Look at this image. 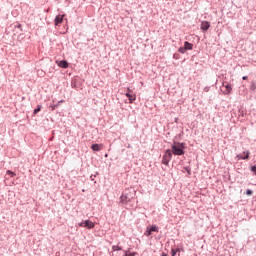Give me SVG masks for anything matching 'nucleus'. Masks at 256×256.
<instances>
[{"mask_svg": "<svg viewBox=\"0 0 256 256\" xmlns=\"http://www.w3.org/2000/svg\"><path fill=\"white\" fill-rule=\"evenodd\" d=\"M185 144L183 143H179V142H175L172 146H171V153L173 155H185Z\"/></svg>", "mask_w": 256, "mask_h": 256, "instance_id": "obj_1", "label": "nucleus"}, {"mask_svg": "<svg viewBox=\"0 0 256 256\" xmlns=\"http://www.w3.org/2000/svg\"><path fill=\"white\" fill-rule=\"evenodd\" d=\"M172 157L173 153L171 152V150H166L162 158L163 165H169V161H171Z\"/></svg>", "mask_w": 256, "mask_h": 256, "instance_id": "obj_2", "label": "nucleus"}, {"mask_svg": "<svg viewBox=\"0 0 256 256\" xmlns=\"http://www.w3.org/2000/svg\"><path fill=\"white\" fill-rule=\"evenodd\" d=\"M78 225L79 227H85L86 229H93L95 227V223H93L90 220H85L84 222H81Z\"/></svg>", "mask_w": 256, "mask_h": 256, "instance_id": "obj_3", "label": "nucleus"}, {"mask_svg": "<svg viewBox=\"0 0 256 256\" xmlns=\"http://www.w3.org/2000/svg\"><path fill=\"white\" fill-rule=\"evenodd\" d=\"M58 67H61L62 69H67V67H69V62H67L66 60H62V61H56Z\"/></svg>", "mask_w": 256, "mask_h": 256, "instance_id": "obj_4", "label": "nucleus"}, {"mask_svg": "<svg viewBox=\"0 0 256 256\" xmlns=\"http://www.w3.org/2000/svg\"><path fill=\"white\" fill-rule=\"evenodd\" d=\"M222 87L225 89L224 90L225 95H229V93H231V91L233 89L231 87V84H229V83H227V84L223 83Z\"/></svg>", "mask_w": 256, "mask_h": 256, "instance_id": "obj_5", "label": "nucleus"}, {"mask_svg": "<svg viewBox=\"0 0 256 256\" xmlns=\"http://www.w3.org/2000/svg\"><path fill=\"white\" fill-rule=\"evenodd\" d=\"M65 17V15H58L56 16L54 23L56 26H59L60 24L63 23V18Z\"/></svg>", "mask_w": 256, "mask_h": 256, "instance_id": "obj_6", "label": "nucleus"}, {"mask_svg": "<svg viewBox=\"0 0 256 256\" xmlns=\"http://www.w3.org/2000/svg\"><path fill=\"white\" fill-rule=\"evenodd\" d=\"M126 97H128L129 103H133V101H135V99H137V96L133 92L132 93H126Z\"/></svg>", "mask_w": 256, "mask_h": 256, "instance_id": "obj_7", "label": "nucleus"}, {"mask_svg": "<svg viewBox=\"0 0 256 256\" xmlns=\"http://www.w3.org/2000/svg\"><path fill=\"white\" fill-rule=\"evenodd\" d=\"M209 27H211V24L208 21H203L201 23V29L203 31H207L209 29Z\"/></svg>", "mask_w": 256, "mask_h": 256, "instance_id": "obj_8", "label": "nucleus"}, {"mask_svg": "<svg viewBox=\"0 0 256 256\" xmlns=\"http://www.w3.org/2000/svg\"><path fill=\"white\" fill-rule=\"evenodd\" d=\"M91 149L92 151H101V149H103V144H93Z\"/></svg>", "mask_w": 256, "mask_h": 256, "instance_id": "obj_9", "label": "nucleus"}, {"mask_svg": "<svg viewBox=\"0 0 256 256\" xmlns=\"http://www.w3.org/2000/svg\"><path fill=\"white\" fill-rule=\"evenodd\" d=\"M243 153H244V156H242L241 154H239L237 157H238L239 159H244V160L249 159L250 152H249V151H244Z\"/></svg>", "mask_w": 256, "mask_h": 256, "instance_id": "obj_10", "label": "nucleus"}, {"mask_svg": "<svg viewBox=\"0 0 256 256\" xmlns=\"http://www.w3.org/2000/svg\"><path fill=\"white\" fill-rule=\"evenodd\" d=\"M184 48L187 51H192L193 50V44L189 43V42H184Z\"/></svg>", "mask_w": 256, "mask_h": 256, "instance_id": "obj_11", "label": "nucleus"}, {"mask_svg": "<svg viewBox=\"0 0 256 256\" xmlns=\"http://www.w3.org/2000/svg\"><path fill=\"white\" fill-rule=\"evenodd\" d=\"M256 90V82L252 81L250 84V91H255Z\"/></svg>", "mask_w": 256, "mask_h": 256, "instance_id": "obj_12", "label": "nucleus"}, {"mask_svg": "<svg viewBox=\"0 0 256 256\" xmlns=\"http://www.w3.org/2000/svg\"><path fill=\"white\" fill-rule=\"evenodd\" d=\"M181 250L179 249V248H177V249H171V255L172 256H175V255H177V253H179Z\"/></svg>", "mask_w": 256, "mask_h": 256, "instance_id": "obj_13", "label": "nucleus"}, {"mask_svg": "<svg viewBox=\"0 0 256 256\" xmlns=\"http://www.w3.org/2000/svg\"><path fill=\"white\" fill-rule=\"evenodd\" d=\"M152 233H155V232H157L158 230H157V226H155V225H152L150 228H148Z\"/></svg>", "mask_w": 256, "mask_h": 256, "instance_id": "obj_14", "label": "nucleus"}, {"mask_svg": "<svg viewBox=\"0 0 256 256\" xmlns=\"http://www.w3.org/2000/svg\"><path fill=\"white\" fill-rule=\"evenodd\" d=\"M6 175H9L10 177H15L16 174L11 170H7Z\"/></svg>", "mask_w": 256, "mask_h": 256, "instance_id": "obj_15", "label": "nucleus"}, {"mask_svg": "<svg viewBox=\"0 0 256 256\" xmlns=\"http://www.w3.org/2000/svg\"><path fill=\"white\" fill-rule=\"evenodd\" d=\"M39 111H41V105H38L37 109L34 110V115H37V113H39Z\"/></svg>", "mask_w": 256, "mask_h": 256, "instance_id": "obj_16", "label": "nucleus"}, {"mask_svg": "<svg viewBox=\"0 0 256 256\" xmlns=\"http://www.w3.org/2000/svg\"><path fill=\"white\" fill-rule=\"evenodd\" d=\"M153 234V232L151 231V230H149V228H147V231H146V233H145V236L146 237H149L150 235H152Z\"/></svg>", "mask_w": 256, "mask_h": 256, "instance_id": "obj_17", "label": "nucleus"}, {"mask_svg": "<svg viewBox=\"0 0 256 256\" xmlns=\"http://www.w3.org/2000/svg\"><path fill=\"white\" fill-rule=\"evenodd\" d=\"M121 201H122V203H127V196L122 195L121 196Z\"/></svg>", "mask_w": 256, "mask_h": 256, "instance_id": "obj_18", "label": "nucleus"}, {"mask_svg": "<svg viewBox=\"0 0 256 256\" xmlns=\"http://www.w3.org/2000/svg\"><path fill=\"white\" fill-rule=\"evenodd\" d=\"M113 251H121V247L120 246H113L112 247Z\"/></svg>", "mask_w": 256, "mask_h": 256, "instance_id": "obj_19", "label": "nucleus"}, {"mask_svg": "<svg viewBox=\"0 0 256 256\" xmlns=\"http://www.w3.org/2000/svg\"><path fill=\"white\" fill-rule=\"evenodd\" d=\"M184 171H186V173H188V175H191V168L185 167Z\"/></svg>", "mask_w": 256, "mask_h": 256, "instance_id": "obj_20", "label": "nucleus"}, {"mask_svg": "<svg viewBox=\"0 0 256 256\" xmlns=\"http://www.w3.org/2000/svg\"><path fill=\"white\" fill-rule=\"evenodd\" d=\"M178 51H179V53L183 54V53H185L187 51V49H185V47L184 48H179Z\"/></svg>", "mask_w": 256, "mask_h": 256, "instance_id": "obj_21", "label": "nucleus"}, {"mask_svg": "<svg viewBox=\"0 0 256 256\" xmlns=\"http://www.w3.org/2000/svg\"><path fill=\"white\" fill-rule=\"evenodd\" d=\"M135 255H137V253H127V252H125L124 256H135Z\"/></svg>", "mask_w": 256, "mask_h": 256, "instance_id": "obj_22", "label": "nucleus"}, {"mask_svg": "<svg viewBox=\"0 0 256 256\" xmlns=\"http://www.w3.org/2000/svg\"><path fill=\"white\" fill-rule=\"evenodd\" d=\"M246 195H253V191L248 189V190L246 191Z\"/></svg>", "mask_w": 256, "mask_h": 256, "instance_id": "obj_23", "label": "nucleus"}, {"mask_svg": "<svg viewBox=\"0 0 256 256\" xmlns=\"http://www.w3.org/2000/svg\"><path fill=\"white\" fill-rule=\"evenodd\" d=\"M251 171L256 175V166H252Z\"/></svg>", "mask_w": 256, "mask_h": 256, "instance_id": "obj_24", "label": "nucleus"}, {"mask_svg": "<svg viewBox=\"0 0 256 256\" xmlns=\"http://www.w3.org/2000/svg\"><path fill=\"white\" fill-rule=\"evenodd\" d=\"M126 93H133V90H131V88H127V92Z\"/></svg>", "mask_w": 256, "mask_h": 256, "instance_id": "obj_25", "label": "nucleus"}, {"mask_svg": "<svg viewBox=\"0 0 256 256\" xmlns=\"http://www.w3.org/2000/svg\"><path fill=\"white\" fill-rule=\"evenodd\" d=\"M16 27H18V29H20L22 31L21 24H18Z\"/></svg>", "mask_w": 256, "mask_h": 256, "instance_id": "obj_26", "label": "nucleus"}, {"mask_svg": "<svg viewBox=\"0 0 256 256\" xmlns=\"http://www.w3.org/2000/svg\"><path fill=\"white\" fill-rule=\"evenodd\" d=\"M244 81H247V76L242 77Z\"/></svg>", "mask_w": 256, "mask_h": 256, "instance_id": "obj_27", "label": "nucleus"}, {"mask_svg": "<svg viewBox=\"0 0 256 256\" xmlns=\"http://www.w3.org/2000/svg\"><path fill=\"white\" fill-rule=\"evenodd\" d=\"M105 157H109V155L106 154Z\"/></svg>", "mask_w": 256, "mask_h": 256, "instance_id": "obj_28", "label": "nucleus"}]
</instances>
